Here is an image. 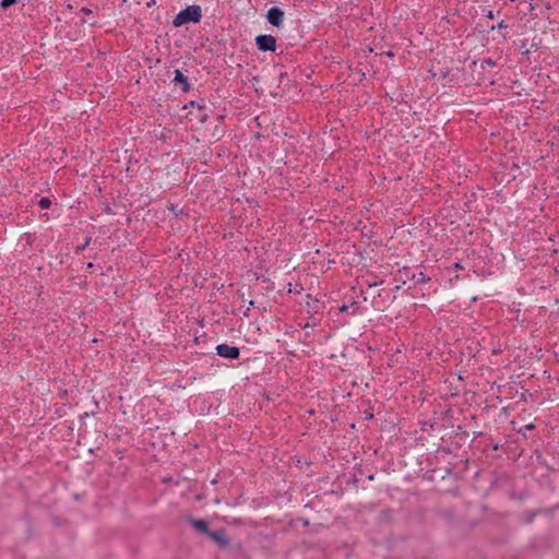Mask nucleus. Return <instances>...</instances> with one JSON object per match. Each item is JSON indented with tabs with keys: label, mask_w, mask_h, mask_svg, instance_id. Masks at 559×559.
<instances>
[{
	"label": "nucleus",
	"mask_w": 559,
	"mask_h": 559,
	"mask_svg": "<svg viewBox=\"0 0 559 559\" xmlns=\"http://www.w3.org/2000/svg\"><path fill=\"white\" fill-rule=\"evenodd\" d=\"M92 237L87 236L84 240V242L75 248V253L83 252L91 243Z\"/></svg>",
	"instance_id": "f8f14e48"
},
{
	"label": "nucleus",
	"mask_w": 559,
	"mask_h": 559,
	"mask_svg": "<svg viewBox=\"0 0 559 559\" xmlns=\"http://www.w3.org/2000/svg\"><path fill=\"white\" fill-rule=\"evenodd\" d=\"M216 354L222 358L238 359L240 357V349L237 346H231L226 343L218 344L215 347Z\"/></svg>",
	"instance_id": "7ed1b4c3"
},
{
	"label": "nucleus",
	"mask_w": 559,
	"mask_h": 559,
	"mask_svg": "<svg viewBox=\"0 0 559 559\" xmlns=\"http://www.w3.org/2000/svg\"><path fill=\"white\" fill-rule=\"evenodd\" d=\"M205 120H206V115H204V116H202V117L200 118V121H201V122H204Z\"/></svg>",
	"instance_id": "bb28decb"
},
{
	"label": "nucleus",
	"mask_w": 559,
	"mask_h": 559,
	"mask_svg": "<svg viewBox=\"0 0 559 559\" xmlns=\"http://www.w3.org/2000/svg\"><path fill=\"white\" fill-rule=\"evenodd\" d=\"M537 515V511H524L522 514H521V521L524 523V524H531L534 519L536 518Z\"/></svg>",
	"instance_id": "9b49d317"
},
{
	"label": "nucleus",
	"mask_w": 559,
	"mask_h": 559,
	"mask_svg": "<svg viewBox=\"0 0 559 559\" xmlns=\"http://www.w3.org/2000/svg\"><path fill=\"white\" fill-rule=\"evenodd\" d=\"M202 103H204V100H202ZM189 106H191V107L197 106L200 110H202V109H204V108H205V105H204V104H199V103H197V102H194V100H191V102L189 103Z\"/></svg>",
	"instance_id": "f3484780"
},
{
	"label": "nucleus",
	"mask_w": 559,
	"mask_h": 559,
	"mask_svg": "<svg viewBox=\"0 0 559 559\" xmlns=\"http://www.w3.org/2000/svg\"><path fill=\"white\" fill-rule=\"evenodd\" d=\"M207 537L214 540L219 548H227L230 544V539L226 534V530L223 527L216 531L211 530Z\"/></svg>",
	"instance_id": "39448f33"
},
{
	"label": "nucleus",
	"mask_w": 559,
	"mask_h": 559,
	"mask_svg": "<svg viewBox=\"0 0 559 559\" xmlns=\"http://www.w3.org/2000/svg\"><path fill=\"white\" fill-rule=\"evenodd\" d=\"M81 11H82L84 14H91V13H92V10H91L90 8H87V7H83V8L81 9Z\"/></svg>",
	"instance_id": "a211bd4d"
},
{
	"label": "nucleus",
	"mask_w": 559,
	"mask_h": 559,
	"mask_svg": "<svg viewBox=\"0 0 559 559\" xmlns=\"http://www.w3.org/2000/svg\"><path fill=\"white\" fill-rule=\"evenodd\" d=\"M187 522L198 532L202 533L205 536H209L211 530L209 527L207 521L203 519H195L192 516L187 518Z\"/></svg>",
	"instance_id": "423d86ee"
},
{
	"label": "nucleus",
	"mask_w": 559,
	"mask_h": 559,
	"mask_svg": "<svg viewBox=\"0 0 559 559\" xmlns=\"http://www.w3.org/2000/svg\"><path fill=\"white\" fill-rule=\"evenodd\" d=\"M255 46L263 52H275L276 38L273 35L260 34L254 39Z\"/></svg>",
	"instance_id": "f03ea898"
},
{
	"label": "nucleus",
	"mask_w": 559,
	"mask_h": 559,
	"mask_svg": "<svg viewBox=\"0 0 559 559\" xmlns=\"http://www.w3.org/2000/svg\"><path fill=\"white\" fill-rule=\"evenodd\" d=\"M412 273H414V271L411 267L404 266L399 270L397 274L400 276V280L403 282V284H405L408 280H411Z\"/></svg>",
	"instance_id": "1a4fd4ad"
},
{
	"label": "nucleus",
	"mask_w": 559,
	"mask_h": 559,
	"mask_svg": "<svg viewBox=\"0 0 559 559\" xmlns=\"http://www.w3.org/2000/svg\"><path fill=\"white\" fill-rule=\"evenodd\" d=\"M384 295H385V296H389V293H388V292H385L384 289H382V290H380V292L378 293V297H379V298L384 297Z\"/></svg>",
	"instance_id": "aec40b11"
},
{
	"label": "nucleus",
	"mask_w": 559,
	"mask_h": 559,
	"mask_svg": "<svg viewBox=\"0 0 559 559\" xmlns=\"http://www.w3.org/2000/svg\"><path fill=\"white\" fill-rule=\"evenodd\" d=\"M202 19V9L200 5L192 4L181 10L173 20L175 27H180L188 23L197 24Z\"/></svg>",
	"instance_id": "f257e3e1"
},
{
	"label": "nucleus",
	"mask_w": 559,
	"mask_h": 559,
	"mask_svg": "<svg viewBox=\"0 0 559 559\" xmlns=\"http://www.w3.org/2000/svg\"><path fill=\"white\" fill-rule=\"evenodd\" d=\"M525 429L526 430L534 429V425L533 424H528V425L525 426Z\"/></svg>",
	"instance_id": "b1692460"
},
{
	"label": "nucleus",
	"mask_w": 559,
	"mask_h": 559,
	"mask_svg": "<svg viewBox=\"0 0 559 559\" xmlns=\"http://www.w3.org/2000/svg\"><path fill=\"white\" fill-rule=\"evenodd\" d=\"M38 205L40 209L43 210H47L51 206V200L47 197H43L39 201H38Z\"/></svg>",
	"instance_id": "4468645a"
},
{
	"label": "nucleus",
	"mask_w": 559,
	"mask_h": 559,
	"mask_svg": "<svg viewBox=\"0 0 559 559\" xmlns=\"http://www.w3.org/2000/svg\"><path fill=\"white\" fill-rule=\"evenodd\" d=\"M372 305H373V308H376V309H380V306H379V304H378V301H377V300H373Z\"/></svg>",
	"instance_id": "5701e85b"
},
{
	"label": "nucleus",
	"mask_w": 559,
	"mask_h": 559,
	"mask_svg": "<svg viewBox=\"0 0 559 559\" xmlns=\"http://www.w3.org/2000/svg\"><path fill=\"white\" fill-rule=\"evenodd\" d=\"M94 403H95L96 408H98L99 403L97 401H95Z\"/></svg>",
	"instance_id": "7c9ffc66"
},
{
	"label": "nucleus",
	"mask_w": 559,
	"mask_h": 559,
	"mask_svg": "<svg viewBox=\"0 0 559 559\" xmlns=\"http://www.w3.org/2000/svg\"><path fill=\"white\" fill-rule=\"evenodd\" d=\"M155 4V0H151L150 2H147V7H152Z\"/></svg>",
	"instance_id": "a878e982"
},
{
	"label": "nucleus",
	"mask_w": 559,
	"mask_h": 559,
	"mask_svg": "<svg viewBox=\"0 0 559 559\" xmlns=\"http://www.w3.org/2000/svg\"><path fill=\"white\" fill-rule=\"evenodd\" d=\"M94 414H95V412H92V413H91V415H94ZM83 416H84V417H90V413H84V415H83Z\"/></svg>",
	"instance_id": "cd10ccee"
},
{
	"label": "nucleus",
	"mask_w": 559,
	"mask_h": 559,
	"mask_svg": "<svg viewBox=\"0 0 559 559\" xmlns=\"http://www.w3.org/2000/svg\"><path fill=\"white\" fill-rule=\"evenodd\" d=\"M454 270H463V266L461 263H455L454 264Z\"/></svg>",
	"instance_id": "412c9836"
},
{
	"label": "nucleus",
	"mask_w": 559,
	"mask_h": 559,
	"mask_svg": "<svg viewBox=\"0 0 559 559\" xmlns=\"http://www.w3.org/2000/svg\"><path fill=\"white\" fill-rule=\"evenodd\" d=\"M411 280L414 281L415 285H418V284L429 283L431 278L426 273L420 271L418 273H416V272L412 273Z\"/></svg>",
	"instance_id": "6e6552de"
},
{
	"label": "nucleus",
	"mask_w": 559,
	"mask_h": 559,
	"mask_svg": "<svg viewBox=\"0 0 559 559\" xmlns=\"http://www.w3.org/2000/svg\"><path fill=\"white\" fill-rule=\"evenodd\" d=\"M173 83L180 84L181 90L185 93H188L191 90V85L188 81V78L178 69L175 71V78L173 79Z\"/></svg>",
	"instance_id": "0eeeda50"
},
{
	"label": "nucleus",
	"mask_w": 559,
	"mask_h": 559,
	"mask_svg": "<svg viewBox=\"0 0 559 559\" xmlns=\"http://www.w3.org/2000/svg\"><path fill=\"white\" fill-rule=\"evenodd\" d=\"M497 66V61L491 58H486L480 61V68L485 70L487 67H495Z\"/></svg>",
	"instance_id": "ddd939ff"
},
{
	"label": "nucleus",
	"mask_w": 559,
	"mask_h": 559,
	"mask_svg": "<svg viewBox=\"0 0 559 559\" xmlns=\"http://www.w3.org/2000/svg\"><path fill=\"white\" fill-rule=\"evenodd\" d=\"M485 16H486V17H488V19H491V20H492V19L495 17V14H493V12H492L491 10H489V11H487V13L485 14Z\"/></svg>",
	"instance_id": "6ab92c4d"
},
{
	"label": "nucleus",
	"mask_w": 559,
	"mask_h": 559,
	"mask_svg": "<svg viewBox=\"0 0 559 559\" xmlns=\"http://www.w3.org/2000/svg\"><path fill=\"white\" fill-rule=\"evenodd\" d=\"M284 11L280 7H272L266 12L267 22L275 26L281 27L284 24Z\"/></svg>",
	"instance_id": "20e7f679"
},
{
	"label": "nucleus",
	"mask_w": 559,
	"mask_h": 559,
	"mask_svg": "<svg viewBox=\"0 0 559 559\" xmlns=\"http://www.w3.org/2000/svg\"><path fill=\"white\" fill-rule=\"evenodd\" d=\"M386 55H388V57H393L394 56V53L392 51H388Z\"/></svg>",
	"instance_id": "c85d7f7f"
},
{
	"label": "nucleus",
	"mask_w": 559,
	"mask_h": 559,
	"mask_svg": "<svg viewBox=\"0 0 559 559\" xmlns=\"http://www.w3.org/2000/svg\"><path fill=\"white\" fill-rule=\"evenodd\" d=\"M93 267H94V263H93V262H88V263L86 264V269H87V270H91V269H93Z\"/></svg>",
	"instance_id": "4be33fe9"
},
{
	"label": "nucleus",
	"mask_w": 559,
	"mask_h": 559,
	"mask_svg": "<svg viewBox=\"0 0 559 559\" xmlns=\"http://www.w3.org/2000/svg\"><path fill=\"white\" fill-rule=\"evenodd\" d=\"M507 27H508V25H507V24L504 23V21L502 20V21H500L497 25H492V26L490 27V29H495V28H499V29H501V28H507Z\"/></svg>",
	"instance_id": "dca6fc26"
},
{
	"label": "nucleus",
	"mask_w": 559,
	"mask_h": 559,
	"mask_svg": "<svg viewBox=\"0 0 559 559\" xmlns=\"http://www.w3.org/2000/svg\"><path fill=\"white\" fill-rule=\"evenodd\" d=\"M377 285H378V283H373V284H369L368 286H369V288H371V287H374Z\"/></svg>",
	"instance_id": "c756f323"
},
{
	"label": "nucleus",
	"mask_w": 559,
	"mask_h": 559,
	"mask_svg": "<svg viewBox=\"0 0 559 559\" xmlns=\"http://www.w3.org/2000/svg\"><path fill=\"white\" fill-rule=\"evenodd\" d=\"M314 324H316L314 322H312V323L307 322L302 328H304V329H306V328H308V326H310V325H314Z\"/></svg>",
	"instance_id": "393cba45"
},
{
	"label": "nucleus",
	"mask_w": 559,
	"mask_h": 559,
	"mask_svg": "<svg viewBox=\"0 0 559 559\" xmlns=\"http://www.w3.org/2000/svg\"><path fill=\"white\" fill-rule=\"evenodd\" d=\"M19 0H1L0 2V8L2 10H7L9 9L10 7H12L13 4H15Z\"/></svg>",
	"instance_id": "2eb2a0df"
},
{
	"label": "nucleus",
	"mask_w": 559,
	"mask_h": 559,
	"mask_svg": "<svg viewBox=\"0 0 559 559\" xmlns=\"http://www.w3.org/2000/svg\"><path fill=\"white\" fill-rule=\"evenodd\" d=\"M349 309H352L350 314H352V316H355V314H357V313H358V309H359V307H358V305H357V302H356V301H352L349 305L343 304V305L340 307V311H342V312H348V311H349Z\"/></svg>",
	"instance_id": "9d476101"
}]
</instances>
